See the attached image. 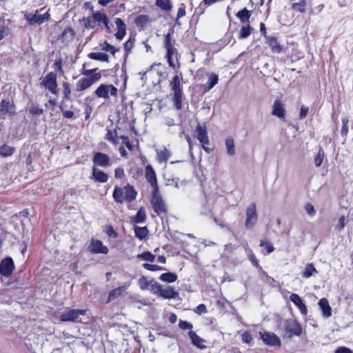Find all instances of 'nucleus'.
<instances>
[{
    "label": "nucleus",
    "mask_w": 353,
    "mask_h": 353,
    "mask_svg": "<svg viewBox=\"0 0 353 353\" xmlns=\"http://www.w3.org/2000/svg\"><path fill=\"white\" fill-rule=\"evenodd\" d=\"M317 270L314 267L313 264H307L302 273V276L304 278H309L313 274L316 273Z\"/></svg>",
    "instance_id": "41"
},
{
    "label": "nucleus",
    "mask_w": 353,
    "mask_h": 353,
    "mask_svg": "<svg viewBox=\"0 0 353 353\" xmlns=\"http://www.w3.org/2000/svg\"><path fill=\"white\" fill-rule=\"evenodd\" d=\"M272 114L281 120H285V110L284 104L280 100L276 99L274 101Z\"/></svg>",
    "instance_id": "10"
},
{
    "label": "nucleus",
    "mask_w": 353,
    "mask_h": 353,
    "mask_svg": "<svg viewBox=\"0 0 353 353\" xmlns=\"http://www.w3.org/2000/svg\"><path fill=\"white\" fill-rule=\"evenodd\" d=\"M345 225V216H341L339 220V224L336 226L338 230H342Z\"/></svg>",
    "instance_id": "62"
},
{
    "label": "nucleus",
    "mask_w": 353,
    "mask_h": 353,
    "mask_svg": "<svg viewBox=\"0 0 353 353\" xmlns=\"http://www.w3.org/2000/svg\"><path fill=\"white\" fill-rule=\"evenodd\" d=\"M92 19L94 21L98 22L99 24L102 23L105 26L108 33H110L112 32L111 28L108 25L109 19H108L107 15L104 12H99V11L93 12Z\"/></svg>",
    "instance_id": "13"
},
{
    "label": "nucleus",
    "mask_w": 353,
    "mask_h": 353,
    "mask_svg": "<svg viewBox=\"0 0 353 353\" xmlns=\"http://www.w3.org/2000/svg\"><path fill=\"white\" fill-rule=\"evenodd\" d=\"M218 76L215 74H210L208 77V88L207 90L212 89L218 83Z\"/></svg>",
    "instance_id": "48"
},
{
    "label": "nucleus",
    "mask_w": 353,
    "mask_h": 353,
    "mask_svg": "<svg viewBox=\"0 0 353 353\" xmlns=\"http://www.w3.org/2000/svg\"><path fill=\"white\" fill-rule=\"evenodd\" d=\"M92 174L90 176L91 179L99 183H105L108 181V175L105 172L98 169L95 165L92 167Z\"/></svg>",
    "instance_id": "16"
},
{
    "label": "nucleus",
    "mask_w": 353,
    "mask_h": 353,
    "mask_svg": "<svg viewBox=\"0 0 353 353\" xmlns=\"http://www.w3.org/2000/svg\"><path fill=\"white\" fill-rule=\"evenodd\" d=\"M159 279L164 282L172 283L176 281L177 275L174 273L167 272L162 274Z\"/></svg>",
    "instance_id": "38"
},
{
    "label": "nucleus",
    "mask_w": 353,
    "mask_h": 353,
    "mask_svg": "<svg viewBox=\"0 0 353 353\" xmlns=\"http://www.w3.org/2000/svg\"><path fill=\"white\" fill-rule=\"evenodd\" d=\"M251 16L250 12L246 8L243 9L236 14V17L240 19L241 22L245 23L248 22V20Z\"/></svg>",
    "instance_id": "35"
},
{
    "label": "nucleus",
    "mask_w": 353,
    "mask_h": 353,
    "mask_svg": "<svg viewBox=\"0 0 353 353\" xmlns=\"http://www.w3.org/2000/svg\"><path fill=\"white\" fill-rule=\"evenodd\" d=\"M102 49L105 51L110 52L112 54H114L117 52V49L113 46L108 43L106 41L103 44Z\"/></svg>",
    "instance_id": "57"
},
{
    "label": "nucleus",
    "mask_w": 353,
    "mask_h": 353,
    "mask_svg": "<svg viewBox=\"0 0 353 353\" xmlns=\"http://www.w3.org/2000/svg\"><path fill=\"white\" fill-rule=\"evenodd\" d=\"M115 24L117 29V31L115 33V37L117 39L122 40L126 34V26L123 21L120 18L115 19Z\"/></svg>",
    "instance_id": "17"
},
{
    "label": "nucleus",
    "mask_w": 353,
    "mask_h": 353,
    "mask_svg": "<svg viewBox=\"0 0 353 353\" xmlns=\"http://www.w3.org/2000/svg\"><path fill=\"white\" fill-rule=\"evenodd\" d=\"M150 202L152 205L154 210L157 214L165 212L166 207L161 195L159 194V188L153 189Z\"/></svg>",
    "instance_id": "2"
},
{
    "label": "nucleus",
    "mask_w": 353,
    "mask_h": 353,
    "mask_svg": "<svg viewBox=\"0 0 353 353\" xmlns=\"http://www.w3.org/2000/svg\"><path fill=\"white\" fill-rule=\"evenodd\" d=\"M25 19L30 23L31 25H34L36 23L41 24L43 23L45 21L49 19L50 15L48 13H45L44 14H39L37 12L35 14H25Z\"/></svg>",
    "instance_id": "9"
},
{
    "label": "nucleus",
    "mask_w": 353,
    "mask_h": 353,
    "mask_svg": "<svg viewBox=\"0 0 353 353\" xmlns=\"http://www.w3.org/2000/svg\"><path fill=\"white\" fill-rule=\"evenodd\" d=\"M285 330L289 334L290 337L292 336H299L302 331L300 325L294 320L288 321Z\"/></svg>",
    "instance_id": "12"
},
{
    "label": "nucleus",
    "mask_w": 353,
    "mask_h": 353,
    "mask_svg": "<svg viewBox=\"0 0 353 353\" xmlns=\"http://www.w3.org/2000/svg\"><path fill=\"white\" fill-rule=\"evenodd\" d=\"M252 30L253 29L248 24H247L246 26H242L240 30V32H239V38L240 39L247 38L249 35H250Z\"/></svg>",
    "instance_id": "42"
},
{
    "label": "nucleus",
    "mask_w": 353,
    "mask_h": 353,
    "mask_svg": "<svg viewBox=\"0 0 353 353\" xmlns=\"http://www.w3.org/2000/svg\"><path fill=\"white\" fill-rule=\"evenodd\" d=\"M306 1L301 0L299 2L294 3L292 5L293 10L303 13L305 12Z\"/></svg>",
    "instance_id": "39"
},
{
    "label": "nucleus",
    "mask_w": 353,
    "mask_h": 353,
    "mask_svg": "<svg viewBox=\"0 0 353 353\" xmlns=\"http://www.w3.org/2000/svg\"><path fill=\"white\" fill-rule=\"evenodd\" d=\"M128 287L129 284L118 287L117 288L111 290L109 292L107 303L110 302L111 301L123 295L125 292Z\"/></svg>",
    "instance_id": "20"
},
{
    "label": "nucleus",
    "mask_w": 353,
    "mask_h": 353,
    "mask_svg": "<svg viewBox=\"0 0 353 353\" xmlns=\"http://www.w3.org/2000/svg\"><path fill=\"white\" fill-rule=\"evenodd\" d=\"M143 267L147 270L153 271V272L164 270L163 268H162L159 265H152V264H149V263H144L143 265Z\"/></svg>",
    "instance_id": "54"
},
{
    "label": "nucleus",
    "mask_w": 353,
    "mask_h": 353,
    "mask_svg": "<svg viewBox=\"0 0 353 353\" xmlns=\"http://www.w3.org/2000/svg\"><path fill=\"white\" fill-rule=\"evenodd\" d=\"M242 340L246 343H250L252 340L251 334L248 332H245L241 334Z\"/></svg>",
    "instance_id": "60"
},
{
    "label": "nucleus",
    "mask_w": 353,
    "mask_h": 353,
    "mask_svg": "<svg viewBox=\"0 0 353 353\" xmlns=\"http://www.w3.org/2000/svg\"><path fill=\"white\" fill-rule=\"evenodd\" d=\"M157 160L160 163H166L171 156V152L166 148L156 150Z\"/></svg>",
    "instance_id": "23"
},
{
    "label": "nucleus",
    "mask_w": 353,
    "mask_h": 353,
    "mask_svg": "<svg viewBox=\"0 0 353 353\" xmlns=\"http://www.w3.org/2000/svg\"><path fill=\"white\" fill-rule=\"evenodd\" d=\"M89 58L93 60H99L101 61H108V55L103 52H90L88 54Z\"/></svg>",
    "instance_id": "34"
},
{
    "label": "nucleus",
    "mask_w": 353,
    "mask_h": 353,
    "mask_svg": "<svg viewBox=\"0 0 353 353\" xmlns=\"http://www.w3.org/2000/svg\"><path fill=\"white\" fill-rule=\"evenodd\" d=\"M257 219L256 206L254 203H252L246 209L245 228L248 229L252 228L256 223Z\"/></svg>",
    "instance_id": "3"
},
{
    "label": "nucleus",
    "mask_w": 353,
    "mask_h": 353,
    "mask_svg": "<svg viewBox=\"0 0 353 353\" xmlns=\"http://www.w3.org/2000/svg\"><path fill=\"white\" fill-rule=\"evenodd\" d=\"M137 258L143 261L153 262L155 259V255L150 252H145L137 256Z\"/></svg>",
    "instance_id": "43"
},
{
    "label": "nucleus",
    "mask_w": 353,
    "mask_h": 353,
    "mask_svg": "<svg viewBox=\"0 0 353 353\" xmlns=\"http://www.w3.org/2000/svg\"><path fill=\"white\" fill-rule=\"evenodd\" d=\"M188 335L194 345L200 349H203L205 347V345H203L205 340L199 336L194 332L190 331Z\"/></svg>",
    "instance_id": "25"
},
{
    "label": "nucleus",
    "mask_w": 353,
    "mask_h": 353,
    "mask_svg": "<svg viewBox=\"0 0 353 353\" xmlns=\"http://www.w3.org/2000/svg\"><path fill=\"white\" fill-rule=\"evenodd\" d=\"M57 105V101L55 99H52L50 97L48 100V101L45 104V106L50 109V110L53 111L54 110V108Z\"/></svg>",
    "instance_id": "58"
},
{
    "label": "nucleus",
    "mask_w": 353,
    "mask_h": 353,
    "mask_svg": "<svg viewBox=\"0 0 353 353\" xmlns=\"http://www.w3.org/2000/svg\"><path fill=\"white\" fill-rule=\"evenodd\" d=\"M267 43L271 48L273 52L280 53L282 51V47L278 42L277 39L273 37L267 38Z\"/></svg>",
    "instance_id": "28"
},
{
    "label": "nucleus",
    "mask_w": 353,
    "mask_h": 353,
    "mask_svg": "<svg viewBox=\"0 0 353 353\" xmlns=\"http://www.w3.org/2000/svg\"><path fill=\"white\" fill-rule=\"evenodd\" d=\"M149 20L150 19L148 16L143 14L140 15L136 18L135 24L137 26L143 27L149 21Z\"/></svg>",
    "instance_id": "47"
},
{
    "label": "nucleus",
    "mask_w": 353,
    "mask_h": 353,
    "mask_svg": "<svg viewBox=\"0 0 353 353\" xmlns=\"http://www.w3.org/2000/svg\"><path fill=\"white\" fill-rule=\"evenodd\" d=\"M29 112L33 115H41L43 112V110L37 105H33L29 109Z\"/></svg>",
    "instance_id": "56"
},
{
    "label": "nucleus",
    "mask_w": 353,
    "mask_h": 353,
    "mask_svg": "<svg viewBox=\"0 0 353 353\" xmlns=\"http://www.w3.org/2000/svg\"><path fill=\"white\" fill-rule=\"evenodd\" d=\"M14 268L13 261L11 258L4 259L0 263V274L8 277L11 275Z\"/></svg>",
    "instance_id": "8"
},
{
    "label": "nucleus",
    "mask_w": 353,
    "mask_h": 353,
    "mask_svg": "<svg viewBox=\"0 0 353 353\" xmlns=\"http://www.w3.org/2000/svg\"><path fill=\"white\" fill-rule=\"evenodd\" d=\"M290 300L299 307L303 314L305 315L307 314L306 305L303 303L301 298L298 294H292L290 296Z\"/></svg>",
    "instance_id": "21"
},
{
    "label": "nucleus",
    "mask_w": 353,
    "mask_h": 353,
    "mask_svg": "<svg viewBox=\"0 0 353 353\" xmlns=\"http://www.w3.org/2000/svg\"><path fill=\"white\" fill-rule=\"evenodd\" d=\"M92 85V81H90L89 79L83 78V79H81L77 83L76 89L77 91H83V90L88 89Z\"/></svg>",
    "instance_id": "31"
},
{
    "label": "nucleus",
    "mask_w": 353,
    "mask_h": 353,
    "mask_svg": "<svg viewBox=\"0 0 353 353\" xmlns=\"http://www.w3.org/2000/svg\"><path fill=\"white\" fill-rule=\"evenodd\" d=\"M196 137L202 145H208L209 139L206 132L205 127L198 125L196 128Z\"/></svg>",
    "instance_id": "19"
},
{
    "label": "nucleus",
    "mask_w": 353,
    "mask_h": 353,
    "mask_svg": "<svg viewBox=\"0 0 353 353\" xmlns=\"http://www.w3.org/2000/svg\"><path fill=\"white\" fill-rule=\"evenodd\" d=\"M75 35V31L72 28H66L60 36V39L65 40H71Z\"/></svg>",
    "instance_id": "36"
},
{
    "label": "nucleus",
    "mask_w": 353,
    "mask_h": 353,
    "mask_svg": "<svg viewBox=\"0 0 353 353\" xmlns=\"http://www.w3.org/2000/svg\"><path fill=\"white\" fill-rule=\"evenodd\" d=\"M263 341L268 345L280 347L281 340L274 333L270 332H260Z\"/></svg>",
    "instance_id": "7"
},
{
    "label": "nucleus",
    "mask_w": 353,
    "mask_h": 353,
    "mask_svg": "<svg viewBox=\"0 0 353 353\" xmlns=\"http://www.w3.org/2000/svg\"><path fill=\"white\" fill-rule=\"evenodd\" d=\"M154 281V279H150L145 276H142L139 279L138 284L141 290H146L150 289V285H152Z\"/></svg>",
    "instance_id": "29"
},
{
    "label": "nucleus",
    "mask_w": 353,
    "mask_h": 353,
    "mask_svg": "<svg viewBox=\"0 0 353 353\" xmlns=\"http://www.w3.org/2000/svg\"><path fill=\"white\" fill-rule=\"evenodd\" d=\"M146 219V214L145 210L143 207H141L138 212H137L136 215L132 217V221L134 223H139L143 222Z\"/></svg>",
    "instance_id": "30"
},
{
    "label": "nucleus",
    "mask_w": 353,
    "mask_h": 353,
    "mask_svg": "<svg viewBox=\"0 0 353 353\" xmlns=\"http://www.w3.org/2000/svg\"><path fill=\"white\" fill-rule=\"evenodd\" d=\"M135 235L139 239H143L148 235V230L146 227H136L134 228Z\"/></svg>",
    "instance_id": "40"
},
{
    "label": "nucleus",
    "mask_w": 353,
    "mask_h": 353,
    "mask_svg": "<svg viewBox=\"0 0 353 353\" xmlns=\"http://www.w3.org/2000/svg\"><path fill=\"white\" fill-rule=\"evenodd\" d=\"M349 120L347 117H343L342 119V128H341V134L342 136L345 137L348 133V124Z\"/></svg>",
    "instance_id": "51"
},
{
    "label": "nucleus",
    "mask_w": 353,
    "mask_h": 353,
    "mask_svg": "<svg viewBox=\"0 0 353 353\" xmlns=\"http://www.w3.org/2000/svg\"><path fill=\"white\" fill-rule=\"evenodd\" d=\"M0 107L7 113L8 116H13L16 113L15 105L11 101L3 99L0 103Z\"/></svg>",
    "instance_id": "22"
},
{
    "label": "nucleus",
    "mask_w": 353,
    "mask_h": 353,
    "mask_svg": "<svg viewBox=\"0 0 353 353\" xmlns=\"http://www.w3.org/2000/svg\"><path fill=\"white\" fill-rule=\"evenodd\" d=\"M46 88L54 94H58L57 74L54 72L48 73L42 80L41 83Z\"/></svg>",
    "instance_id": "4"
},
{
    "label": "nucleus",
    "mask_w": 353,
    "mask_h": 353,
    "mask_svg": "<svg viewBox=\"0 0 353 353\" xmlns=\"http://www.w3.org/2000/svg\"><path fill=\"white\" fill-rule=\"evenodd\" d=\"M165 48L167 50V54L166 57L168 60V63L170 66L174 67V64L173 61H172V56L174 54V51L176 49L174 48L173 45L171 43V36L170 34L168 33L165 36Z\"/></svg>",
    "instance_id": "11"
},
{
    "label": "nucleus",
    "mask_w": 353,
    "mask_h": 353,
    "mask_svg": "<svg viewBox=\"0 0 353 353\" xmlns=\"http://www.w3.org/2000/svg\"><path fill=\"white\" fill-rule=\"evenodd\" d=\"M106 139L112 142L114 144L118 143V137L116 131H108L106 135Z\"/></svg>",
    "instance_id": "50"
},
{
    "label": "nucleus",
    "mask_w": 353,
    "mask_h": 353,
    "mask_svg": "<svg viewBox=\"0 0 353 353\" xmlns=\"http://www.w3.org/2000/svg\"><path fill=\"white\" fill-rule=\"evenodd\" d=\"M90 248L94 253L107 254L108 252V248L104 246L102 242L99 240H92Z\"/></svg>",
    "instance_id": "18"
},
{
    "label": "nucleus",
    "mask_w": 353,
    "mask_h": 353,
    "mask_svg": "<svg viewBox=\"0 0 353 353\" xmlns=\"http://www.w3.org/2000/svg\"><path fill=\"white\" fill-rule=\"evenodd\" d=\"M260 246L264 247L266 249L268 253H271L274 250L272 244L265 240L261 241Z\"/></svg>",
    "instance_id": "52"
},
{
    "label": "nucleus",
    "mask_w": 353,
    "mask_h": 353,
    "mask_svg": "<svg viewBox=\"0 0 353 353\" xmlns=\"http://www.w3.org/2000/svg\"><path fill=\"white\" fill-rule=\"evenodd\" d=\"M334 353H353L351 350L345 347H341L337 348Z\"/></svg>",
    "instance_id": "64"
},
{
    "label": "nucleus",
    "mask_w": 353,
    "mask_h": 353,
    "mask_svg": "<svg viewBox=\"0 0 353 353\" xmlns=\"http://www.w3.org/2000/svg\"><path fill=\"white\" fill-rule=\"evenodd\" d=\"M324 156V151L322 148H320L314 158V164L316 167H320L321 165Z\"/></svg>",
    "instance_id": "44"
},
{
    "label": "nucleus",
    "mask_w": 353,
    "mask_h": 353,
    "mask_svg": "<svg viewBox=\"0 0 353 353\" xmlns=\"http://www.w3.org/2000/svg\"><path fill=\"white\" fill-rule=\"evenodd\" d=\"M62 86L64 99L70 100L71 99V86L70 83L68 82H63Z\"/></svg>",
    "instance_id": "45"
},
{
    "label": "nucleus",
    "mask_w": 353,
    "mask_h": 353,
    "mask_svg": "<svg viewBox=\"0 0 353 353\" xmlns=\"http://www.w3.org/2000/svg\"><path fill=\"white\" fill-rule=\"evenodd\" d=\"M319 305L321 307L323 315L325 318H328L332 315V309L326 299H321L319 301Z\"/></svg>",
    "instance_id": "24"
},
{
    "label": "nucleus",
    "mask_w": 353,
    "mask_h": 353,
    "mask_svg": "<svg viewBox=\"0 0 353 353\" xmlns=\"http://www.w3.org/2000/svg\"><path fill=\"white\" fill-rule=\"evenodd\" d=\"M170 86L174 92V94L182 93V88L180 82V77L178 75L174 76L170 82Z\"/></svg>",
    "instance_id": "27"
},
{
    "label": "nucleus",
    "mask_w": 353,
    "mask_h": 353,
    "mask_svg": "<svg viewBox=\"0 0 353 353\" xmlns=\"http://www.w3.org/2000/svg\"><path fill=\"white\" fill-rule=\"evenodd\" d=\"M179 326L181 330H191L192 328V325L191 323L182 320L179 321Z\"/></svg>",
    "instance_id": "59"
},
{
    "label": "nucleus",
    "mask_w": 353,
    "mask_h": 353,
    "mask_svg": "<svg viewBox=\"0 0 353 353\" xmlns=\"http://www.w3.org/2000/svg\"><path fill=\"white\" fill-rule=\"evenodd\" d=\"M81 22L83 23V26L86 29H92L95 27L90 17H83Z\"/></svg>",
    "instance_id": "49"
},
{
    "label": "nucleus",
    "mask_w": 353,
    "mask_h": 353,
    "mask_svg": "<svg viewBox=\"0 0 353 353\" xmlns=\"http://www.w3.org/2000/svg\"><path fill=\"white\" fill-rule=\"evenodd\" d=\"M308 110L309 108L307 107L302 105L300 110L299 118L301 119H304L307 116Z\"/></svg>",
    "instance_id": "63"
},
{
    "label": "nucleus",
    "mask_w": 353,
    "mask_h": 353,
    "mask_svg": "<svg viewBox=\"0 0 353 353\" xmlns=\"http://www.w3.org/2000/svg\"><path fill=\"white\" fill-rule=\"evenodd\" d=\"M161 286L157 281H154L152 285H150L149 290L151 292L156 294L157 293H161Z\"/></svg>",
    "instance_id": "53"
},
{
    "label": "nucleus",
    "mask_w": 353,
    "mask_h": 353,
    "mask_svg": "<svg viewBox=\"0 0 353 353\" xmlns=\"http://www.w3.org/2000/svg\"><path fill=\"white\" fill-rule=\"evenodd\" d=\"M93 161L94 164L101 167H107L110 165L109 157L107 154L101 152H97L94 154Z\"/></svg>",
    "instance_id": "15"
},
{
    "label": "nucleus",
    "mask_w": 353,
    "mask_h": 353,
    "mask_svg": "<svg viewBox=\"0 0 353 353\" xmlns=\"http://www.w3.org/2000/svg\"><path fill=\"white\" fill-rule=\"evenodd\" d=\"M225 143L227 154L230 156H234L236 153L234 139L231 137H228L225 139Z\"/></svg>",
    "instance_id": "32"
},
{
    "label": "nucleus",
    "mask_w": 353,
    "mask_h": 353,
    "mask_svg": "<svg viewBox=\"0 0 353 353\" xmlns=\"http://www.w3.org/2000/svg\"><path fill=\"white\" fill-rule=\"evenodd\" d=\"M145 177L153 189L159 188L155 172L150 165L145 168Z\"/></svg>",
    "instance_id": "14"
},
{
    "label": "nucleus",
    "mask_w": 353,
    "mask_h": 353,
    "mask_svg": "<svg viewBox=\"0 0 353 353\" xmlns=\"http://www.w3.org/2000/svg\"><path fill=\"white\" fill-rule=\"evenodd\" d=\"M15 152V148L8 145L0 147V156L3 157H10Z\"/></svg>",
    "instance_id": "33"
},
{
    "label": "nucleus",
    "mask_w": 353,
    "mask_h": 353,
    "mask_svg": "<svg viewBox=\"0 0 353 353\" xmlns=\"http://www.w3.org/2000/svg\"><path fill=\"white\" fill-rule=\"evenodd\" d=\"M182 99H183V94H173V102L175 108L177 110H181L182 108Z\"/></svg>",
    "instance_id": "46"
},
{
    "label": "nucleus",
    "mask_w": 353,
    "mask_h": 353,
    "mask_svg": "<svg viewBox=\"0 0 353 353\" xmlns=\"http://www.w3.org/2000/svg\"><path fill=\"white\" fill-rule=\"evenodd\" d=\"M304 209L307 214L310 216H314L316 214V210L314 205L310 203H306L305 205Z\"/></svg>",
    "instance_id": "55"
},
{
    "label": "nucleus",
    "mask_w": 353,
    "mask_h": 353,
    "mask_svg": "<svg viewBox=\"0 0 353 353\" xmlns=\"http://www.w3.org/2000/svg\"><path fill=\"white\" fill-rule=\"evenodd\" d=\"M156 5L165 11H170L172 8L170 0H156Z\"/></svg>",
    "instance_id": "37"
},
{
    "label": "nucleus",
    "mask_w": 353,
    "mask_h": 353,
    "mask_svg": "<svg viewBox=\"0 0 353 353\" xmlns=\"http://www.w3.org/2000/svg\"><path fill=\"white\" fill-rule=\"evenodd\" d=\"M137 192L132 186L128 185L123 188L116 186L113 192V197L118 203H123L124 201L131 202L136 199Z\"/></svg>",
    "instance_id": "1"
},
{
    "label": "nucleus",
    "mask_w": 353,
    "mask_h": 353,
    "mask_svg": "<svg viewBox=\"0 0 353 353\" xmlns=\"http://www.w3.org/2000/svg\"><path fill=\"white\" fill-rule=\"evenodd\" d=\"M160 296L164 299H174L179 296V293L174 290L173 287L168 286L161 288Z\"/></svg>",
    "instance_id": "26"
},
{
    "label": "nucleus",
    "mask_w": 353,
    "mask_h": 353,
    "mask_svg": "<svg viewBox=\"0 0 353 353\" xmlns=\"http://www.w3.org/2000/svg\"><path fill=\"white\" fill-rule=\"evenodd\" d=\"M186 14L185 12V6L184 4H181L178 9L177 12V20L183 17H184Z\"/></svg>",
    "instance_id": "61"
},
{
    "label": "nucleus",
    "mask_w": 353,
    "mask_h": 353,
    "mask_svg": "<svg viewBox=\"0 0 353 353\" xmlns=\"http://www.w3.org/2000/svg\"><path fill=\"white\" fill-rule=\"evenodd\" d=\"M109 93L112 96H117V88L112 85L101 84L95 90V94L99 98L108 99Z\"/></svg>",
    "instance_id": "5"
},
{
    "label": "nucleus",
    "mask_w": 353,
    "mask_h": 353,
    "mask_svg": "<svg viewBox=\"0 0 353 353\" xmlns=\"http://www.w3.org/2000/svg\"><path fill=\"white\" fill-rule=\"evenodd\" d=\"M85 310L78 309H70L63 312L60 316L61 321H74L79 318V316L84 315Z\"/></svg>",
    "instance_id": "6"
}]
</instances>
